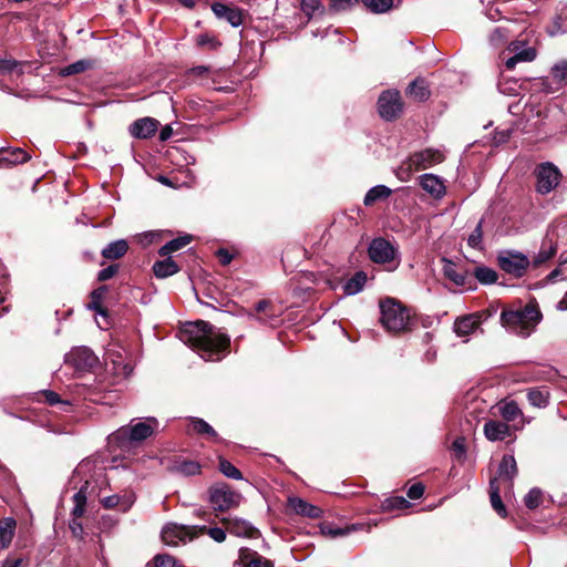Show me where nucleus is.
<instances>
[{"mask_svg": "<svg viewBox=\"0 0 567 567\" xmlns=\"http://www.w3.org/2000/svg\"><path fill=\"white\" fill-rule=\"evenodd\" d=\"M189 427L197 434L218 440L216 431L203 419L192 417L189 421Z\"/></svg>", "mask_w": 567, "mask_h": 567, "instance_id": "nucleus-34", "label": "nucleus"}, {"mask_svg": "<svg viewBox=\"0 0 567 567\" xmlns=\"http://www.w3.org/2000/svg\"><path fill=\"white\" fill-rule=\"evenodd\" d=\"M367 281V275L363 271L355 272L344 285V292L347 295H355L363 289Z\"/></svg>", "mask_w": 567, "mask_h": 567, "instance_id": "nucleus-37", "label": "nucleus"}, {"mask_svg": "<svg viewBox=\"0 0 567 567\" xmlns=\"http://www.w3.org/2000/svg\"><path fill=\"white\" fill-rule=\"evenodd\" d=\"M391 194L392 190L389 187L384 185H378L369 189L364 196L363 203L365 206H370L377 200L388 198Z\"/></svg>", "mask_w": 567, "mask_h": 567, "instance_id": "nucleus-33", "label": "nucleus"}, {"mask_svg": "<svg viewBox=\"0 0 567 567\" xmlns=\"http://www.w3.org/2000/svg\"><path fill=\"white\" fill-rule=\"evenodd\" d=\"M507 38H508V34L505 29L496 28L492 32V34L489 37V41L493 45L498 47V45L503 44L507 40Z\"/></svg>", "mask_w": 567, "mask_h": 567, "instance_id": "nucleus-50", "label": "nucleus"}, {"mask_svg": "<svg viewBox=\"0 0 567 567\" xmlns=\"http://www.w3.org/2000/svg\"><path fill=\"white\" fill-rule=\"evenodd\" d=\"M453 452L455 453V456L457 458H461L465 455V439L464 437H457L452 445Z\"/></svg>", "mask_w": 567, "mask_h": 567, "instance_id": "nucleus-57", "label": "nucleus"}, {"mask_svg": "<svg viewBox=\"0 0 567 567\" xmlns=\"http://www.w3.org/2000/svg\"><path fill=\"white\" fill-rule=\"evenodd\" d=\"M74 506L72 508V518L79 519L83 516L86 506V493L83 488L76 492L73 496Z\"/></svg>", "mask_w": 567, "mask_h": 567, "instance_id": "nucleus-38", "label": "nucleus"}, {"mask_svg": "<svg viewBox=\"0 0 567 567\" xmlns=\"http://www.w3.org/2000/svg\"><path fill=\"white\" fill-rule=\"evenodd\" d=\"M212 10L217 18L226 20L233 27H239L243 23L241 11L237 8L217 2L212 6Z\"/></svg>", "mask_w": 567, "mask_h": 567, "instance_id": "nucleus-20", "label": "nucleus"}, {"mask_svg": "<svg viewBox=\"0 0 567 567\" xmlns=\"http://www.w3.org/2000/svg\"><path fill=\"white\" fill-rule=\"evenodd\" d=\"M237 564H240L241 567H275L270 559L247 547L239 549V560L235 563V566Z\"/></svg>", "mask_w": 567, "mask_h": 567, "instance_id": "nucleus-15", "label": "nucleus"}, {"mask_svg": "<svg viewBox=\"0 0 567 567\" xmlns=\"http://www.w3.org/2000/svg\"><path fill=\"white\" fill-rule=\"evenodd\" d=\"M219 470L226 477H229L233 480H241L243 478L240 471L237 467H235L229 461H227L225 458L219 460Z\"/></svg>", "mask_w": 567, "mask_h": 567, "instance_id": "nucleus-44", "label": "nucleus"}, {"mask_svg": "<svg viewBox=\"0 0 567 567\" xmlns=\"http://www.w3.org/2000/svg\"><path fill=\"white\" fill-rule=\"evenodd\" d=\"M69 360L78 369H90L97 363V357L86 347L73 349L69 354Z\"/></svg>", "mask_w": 567, "mask_h": 567, "instance_id": "nucleus-18", "label": "nucleus"}, {"mask_svg": "<svg viewBox=\"0 0 567 567\" xmlns=\"http://www.w3.org/2000/svg\"><path fill=\"white\" fill-rule=\"evenodd\" d=\"M536 189L539 194H548L555 189L560 181V172L551 163H543L536 169Z\"/></svg>", "mask_w": 567, "mask_h": 567, "instance_id": "nucleus-6", "label": "nucleus"}, {"mask_svg": "<svg viewBox=\"0 0 567 567\" xmlns=\"http://www.w3.org/2000/svg\"><path fill=\"white\" fill-rule=\"evenodd\" d=\"M158 125L157 120L143 117L131 124L130 133L136 138H150L156 133Z\"/></svg>", "mask_w": 567, "mask_h": 567, "instance_id": "nucleus-16", "label": "nucleus"}, {"mask_svg": "<svg viewBox=\"0 0 567 567\" xmlns=\"http://www.w3.org/2000/svg\"><path fill=\"white\" fill-rule=\"evenodd\" d=\"M378 111L382 118L395 120L403 111L400 92L396 90L384 91L378 100Z\"/></svg>", "mask_w": 567, "mask_h": 567, "instance_id": "nucleus-5", "label": "nucleus"}, {"mask_svg": "<svg viewBox=\"0 0 567 567\" xmlns=\"http://www.w3.org/2000/svg\"><path fill=\"white\" fill-rule=\"evenodd\" d=\"M420 185L434 198H441L445 194V185L443 181L434 174H423L420 177Z\"/></svg>", "mask_w": 567, "mask_h": 567, "instance_id": "nucleus-21", "label": "nucleus"}, {"mask_svg": "<svg viewBox=\"0 0 567 567\" xmlns=\"http://www.w3.org/2000/svg\"><path fill=\"white\" fill-rule=\"evenodd\" d=\"M106 291H107L106 286H101V287L94 289L90 296L91 301L87 306L89 309L96 311L99 315L105 316L106 311L102 307V300L104 299Z\"/></svg>", "mask_w": 567, "mask_h": 567, "instance_id": "nucleus-35", "label": "nucleus"}, {"mask_svg": "<svg viewBox=\"0 0 567 567\" xmlns=\"http://www.w3.org/2000/svg\"><path fill=\"white\" fill-rule=\"evenodd\" d=\"M116 503H117L116 496H111V497H106L105 499H103V504L105 507H113L116 505Z\"/></svg>", "mask_w": 567, "mask_h": 567, "instance_id": "nucleus-64", "label": "nucleus"}, {"mask_svg": "<svg viewBox=\"0 0 567 567\" xmlns=\"http://www.w3.org/2000/svg\"><path fill=\"white\" fill-rule=\"evenodd\" d=\"M543 494L538 488H532L528 494L525 496L524 502L526 507L529 509H534L538 507L542 503Z\"/></svg>", "mask_w": 567, "mask_h": 567, "instance_id": "nucleus-45", "label": "nucleus"}, {"mask_svg": "<svg viewBox=\"0 0 567 567\" xmlns=\"http://www.w3.org/2000/svg\"><path fill=\"white\" fill-rule=\"evenodd\" d=\"M179 339L206 361H219L228 352L230 339L206 321L187 322L179 331Z\"/></svg>", "mask_w": 567, "mask_h": 567, "instance_id": "nucleus-1", "label": "nucleus"}, {"mask_svg": "<svg viewBox=\"0 0 567 567\" xmlns=\"http://www.w3.org/2000/svg\"><path fill=\"white\" fill-rule=\"evenodd\" d=\"M410 506V503L402 496L390 497L384 501L383 507L386 509H401Z\"/></svg>", "mask_w": 567, "mask_h": 567, "instance_id": "nucleus-46", "label": "nucleus"}, {"mask_svg": "<svg viewBox=\"0 0 567 567\" xmlns=\"http://www.w3.org/2000/svg\"><path fill=\"white\" fill-rule=\"evenodd\" d=\"M128 250V244L125 239H118L110 243L103 250L102 256L105 259L115 260L123 257Z\"/></svg>", "mask_w": 567, "mask_h": 567, "instance_id": "nucleus-28", "label": "nucleus"}, {"mask_svg": "<svg viewBox=\"0 0 567 567\" xmlns=\"http://www.w3.org/2000/svg\"><path fill=\"white\" fill-rule=\"evenodd\" d=\"M200 532L208 534L217 543H223L226 539V532L220 527L207 528L204 526L200 528Z\"/></svg>", "mask_w": 567, "mask_h": 567, "instance_id": "nucleus-48", "label": "nucleus"}, {"mask_svg": "<svg viewBox=\"0 0 567 567\" xmlns=\"http://www.w3.org/2000/svg\"><path fill=\"white\" fill-rule=\"evenodd\" d=\"M228 533L238 537L256 538L259 536V530L255 528L247 520L236 517H224L221 519Z\"/></svg>", "mask_w": 567, "mask_h": 567, "instance_id": "nucleus-12", "label": "nucleus"}, {"mask_svg": "<svg viewBox=\"0 0 567 567\" xmlns=\"http://www.w3.org/2000/svg\"><path fill=\"white\" fill-rule=\"evenodd\" d=\"M474 277L483 285L495 284L498 279L497 272L486 266H478L474 269Z\"/></svg>", "mask_w": 567, "mask_h": 567, "instance_id": "nucleus-36", "label": "nucleus"}, {"mask_svg": "<svg viewBox=\"0 0 567 567\" xmlns=\"http://www.w3.org/2000/svg\"><path fill=\"white\" fill-rule=\"evenodd\" d=\"M467 245L474 249H483V220H480L467 238Z\"/></svg>", "mask_w": 567, "mask_h": 567, "instance_id": "nucleus-42", "label": "nucleus"}, {"mask_svg": "<svg viewBox=\"0 0 567 567\" xmlns=\"http://www.w3.org/2000/svg\"><path fill=\"white\" fill-rule=\"evenodd\" d=\"M196 43L199 47H208L210 49H217L220 45V43L214 37L209 35L207 33L199 34L196 38Z\"/></svg>", "mask_w": 567, "mask_h": 567, "instance_id": "nucleus-49", "label": "nucleus"}, {"mask_svg": "<svg viewBox=\"0 0 567 567\" xmlns=\"http://www.w3.org/2000/svg\"><path fill=\"white\" fill-rule=\"evenodd\" d=\"M91 65L92 63L89 60H79L63 68L60 73L64 76L79 74L90 69Z\"/></svg>", "mask_w": 567, "mask_h": 567, "instance_id": "nucleus-41", "label": "nucleus"}, {"mask_svg": "<svg viewBox=\"0 0 567 567\" xmlns=\"http://www.w3.org/2000/svg\"><path fill=\"white\" fill-rule=\"evenodd\" d=\"M69 528L75 538L83 539L84 529L82 524L76 518H72L70 520Z\"/></svg>", "mask_w": 567, "mask_h": 567, "instance_id": "nucleus-56", "label": "nucleus"}, {"mask_svg": "<svg viewBox=\"0 0 567 567\" xmlns=\"http://www.w3.org/2000/svg\"><path fill=\"white\" fill-rule=\"evenodd\" d=\"M42 395L44 396L45 402L50 405L63 403L60 395L54 391L45 390L42 392Z\"/></svg>", "mask_w": 567, "mask_h": 567, "instance_id": "nucleus-59", "label": "nucleus"}, {"mask_svg": "<svg viewBox=\"0 0 567 567\" xmlns=\"http://www.w3.org/2000/svg\"><path fill=\"white\" fill-rule=\"evenodd\" d=\"M498 265L505 272L522 277L529 266V260L522 252L505 251L498 256Z\"/></svg>", "mask_w": 567, "mask_h": 567, "instance_id": "nucleus-9", "label": "nucleus"}, {"mask_svg": "<svg viewBox=\"0 0 567 567\" xmlns=\"http://www.w3.org/2000/svg\"><path fill=\"white\" fill-rule=\"evenodd\" d=\"M567 268L558 265L553 271L547 276V280L550 282H556L557 280L564 279L567 276Z\"/></svg>", "mask_w": 567, "mask_h": 567, "instance_id": "nucleus-55", "label": "nucleus"}, {"mask_svg": "<svg viewBox=\"0 0 567 567\" xmlns=\"http://www.w3.org/2000/svg\"><path fill=\"white\" fill-rule=\"evenodd\" d=\"M445 155L442 151L426 148L410 155L406 165L410 171H424L444 161Z\"/></svg>", "mask_w": 567, "mask_h": 567, "instance_id": "nucleus-7", "label": "nucleus"}, {"mask_svg": "<svg viewBox=\"0 0 567 567\" xmlns=\"http://www.w3.org/2000/svg\"><path fill=\"white\" fill-rule=\"evenodd\" d=\"M369 257L373 262L386 264L396 260L395 267L399 265L398 248L384 238H375L369 246Z\"/></svg>", "mask_w": 567, "mask_h": 567, "instance_id": "nucleus-8", "label": "nucleus"}, {"mask_svg": "<svg viewBox=\"0 0 567 567\" xmlns=\"http://www.w3.org/2000/svg\"><path fill=\"white\" fill-rule=\"evenodd\" d=\"M499 414L506 422L514 423L515 429L524 426V414L515 401L504 402L498 408Z\"/></svg>", "mask_w": 567, "mask_h": 567, "instance_id": "nucleus-19", "label": "nucleus"}, {"mask_svg": "<svg viewBox=\"0 0 567 567\" xmlns=\"http://www.w3.org/2000/svg\"><path fill=\"white\" fill-rule=\"evenodd\" d=\"M489 497L492 507L497 512L501 517L506 516V508L501 498L499 485L497 478H493L489 482Z\"/></svg>", "mask_w": 567, "mask_h": 567, "instance_id": "nucleus-31", "label": "nucleus"}, {"mask_svg": "<svg viewBox=\"0 0 567 567\" xmlns=\"http://www.w3.org/2000/svg\"><path fill=\"white\" fill-rule=\"evenodd\" d=\"M322 530L324 534H327L331 537L343 536L349 533V529H342V528H324Z\"/></svg>", "mask_w": 567, "mask_h": 567, "instance_id": "nucleus-61", "label": "nucleus"}, {"mask_svg": "<svg viewBox=\"0 0 567 567\" xmlns=\"http://www.w3.org/2000/svg\"><path fill=\"white\" fill-rule=\"evenodd\" d=\"M528 402L536 408H546L549 402V390L546 386L532 388L527 392Z\"/></svg>", "mask_w": 567, "mask_h": 567, "instance_id": "nucleus-30", "label": "nucleus"}, {"mask_svg": "<svg viewBox=\"0 0 567 567\" xmlns=\"http://www.w3.org/2000/svg\"><path fill=\"white\" fill-rule=\"evenodd\" d=\"M380 321L386 331L400 333L410 331L413 326L411 310L393 298L380 302Z\"/></svg>", "mask_w": 567, "mask_h": 567, "instance_id": "nucleus-2", "label": "nucleus"}, {"mask_svg": "<svg viewBox=\"0 0 567 567\" xmlns=\"http://www.w3.org/2000/svg\"><path fill=\"white\" fill-rule=\"evenodd\" d=\"M374 13H383L393 7V0H361Z\"/></svg>", "mask_w": 567, "mask_h": 567, "instance_id": "nucleus-40", "label": "nucleus"}, {"mask_svg": "<svg viewBox=\"0 0 567 567\" xmlns=\"http://www.w3.org/2000/svg\"><path fill=\"white\" fill-rule=\"evenodd\" d=\"M443 264V275L457 287H465L468 284L470 276L466 270L458 269L457 266L447 258L441 259Z\"/></svg>", "mask_w": 567, "mask_h": 567, "instance_id": "nucleus-17", "label": "nucleus"}, {"mask_svg": "<svg viewBox=\"0 0 567 567\" xmlns=\"http://www.w3.org/2000/svg\"><path fill=\"white\" fill-rule=\"evenodd\" d=\"M406 95L414 101L422 102L429 99L430 90L423 79H415L408 86Z\"/></svg>", "mask_w": 567, "mask_h": 567, "instance_id": "nucleus-26", "label": "nucleus"}, {"mask_svg": "<svg viewBox=\"0 0 567 567\" xmlns=\"http://www.w3.org/2000/svg\"><path fill=\"white\" fill-rule=\"evenodd\" d=\"M158 427V421L155 417H147L145 421L133 420L130 425L118 429L113 435L114 441L118 442H141L152 436Z\"/></svg>", "mask_w": 567, "mask_h": 567, "instance_id": "nucleus-4", "label": "nucleus"}, {"mask_svg": "<svg viewBox=\"0 0 567 567\" xmlns=\"http://www.w3.org/2000/svg\"><path fill=\"white\" fill-rule=\"evenodd\" d=\"M509 425L505 422L489 420L484 424V434L488 441H503L509 435Z\"/></svg>", "mask_w": 567, "mask_h": 567, "instance_id": "nucleus-22", "label": "nucleus"}, {"mask_svg": "<svg viewBox=\"0 0 567 567\" xmlns=\"http://www.w3.org/2000/svg\"><path fill=\"white\" fill-rule=\"evenodd\" d=\"M153 561L154 567H177V560L168 554H157Z\"/></svg>", "mask_w": 567, "mask_h": 567, "instance_id": "nucleus-47", "label": "nucleus"}, {"mask_svg": "<svg viewBox=\"0 0 567 567\" xmlns=\"http://www.w3.org/2000/svg\"><path fill=\"white\" fill-rule=\"evenodd\" d=\"M162 539L168 546H177L192 539L190 528L177 524H168L162 529Z\"/></svg>", "mask_w": 567, "mask_h": 567, "instance_id": "nucleus-13", "label": "nucleus"}, {"mask_svg": "<svg viewBox=\"0 0 567 567\" xmlns=\"http://www.w3.org/2000/svg\"><path fill=\"white\" fill-rule=\"evenodd\" d=\"M192 241V236L185 235L181 236L178 238L172 239L168 243H166L161 249L158 250L159 256L166 257L169 256L172 252H175L185 246H187Z\"/></svg>", "mask_w": 567, "mask_h": 567, "instance_id": "nucleus-32", "label": "nucleus"}, {"mask_svg": "<svg viewBox=\"0 0 567 567\" xmlns=\"http://www.w3.org/2000/svg\"><path fill=\"white\" fill-rule=\"evenodd\" d=\"M553 79L560 85H567V60H561L551 68Z\"/></svg>", "mask_w": 567, "mask_h": 567, "instance_id": "nucleus-39", "label": "nucleus"}, {"mask_svg": "<svg viewBox=\"0 0 567 567\" xmlns=\"http://www.w3.org/2000/svg\"><path fill=\"white\" fill-rule=\"evenodd\" d=\"M508 138H509V132L508 131H502V132L496 133V135H495V140L498 143L506 142Z\"/></svg>", "mask_w": 567, "mask_h": 567, "instance_id": "nucleus-63", "label": "nucleus"}, {"mask_svg": "<svg viewBox=\"0 0 567 567\" xmlns=\"http://www.w3.org/2000/svg\"><path fill=\"white\" fill-rule=\"evenodd\" d=\"M542 313L536 305H526L516 310H504L501 320L508 330L527 337L540 321Z\"/></svg>", "mask_w": 567, "mask_h": 567, "instance_id": "nucleus-3", "label": "nucleus"}, {"mask_svg": "<svg viewBox=\"0 0 567 567\" xmlns=\"http://www.w3.org/2000/svg\"><path fill=\"white\" fill-rule=\"evenodd\" d=\"M179 271V266L171 256H166L163 260H158L153 265V272L157 278H167Z\"/></svg>", "mask_w": 567, "mask_h": 567, "instance_id": "nucleus-24", "label": "nucleus"}, {"mask_svg": "<svg viewBox=\"0 0 567 567\" xmlns=\"http://www.w3.org/2000/svg\"><path fill=\"white\" fill-rule=\"evenodd\" d=\"M174 470L179 474L190 476L199 473L200 465L195 461H181L175 464Z\"/></svg>", "mask_w": 567, "mask_h": 567, "instance_id": "nucleus-43", "label": "nucleus"}, {"mask_svg": "<svg viewBox=\"0 0 567 567\" xmlns=\"http://www.w3.org/2000/svg\"><path fill=\"white\" fill-rule=\"evenodd\" d=\"M29 159L30 156L28 155V153L20 147L0 151V163H4L8 165H17L25 163Z\"/></svg>", "mask_w": 567, "mask_h": 567, "instance_id": "nucleus-27", "label": "nucleus"}, {"mask_svg": "<svg viewBox=\"0 0 567 567\" xmlns=\"http://www.w3.org/2000/svg\"><path fill=\"white\" fill-rule=\"evenodd\" d=\"M508 51L513 53V56L505 61V66L508 70H513L519 62H532L537 55L536 50L532 47H526L522 40L512 41L508 45Z\"/></svg>", "mask_w": 567, "mask_h": 567, "instance_id": "nucleus-11", "label": "nucleus"}, {"mask_svg": "<svg viewBox=\"0 0 567 567\" xmlns=\"http://www.w3.org/2000/svg\"><path fill=\"white\" fill-rule=\"evenodd\" d=\"M423 493H424V486L421 484V483H416V484H413L409 489H408V496L411 498V499H417L420 497L423 496Z\"/></svg>", "mask_w": 567, "mask_h": 567, "instance_id": "nucleus-58", "label": "nucleus"}, {"mask_svg": "<svg viewBox=\"0 0 567 567\" xmlns=\"http://www.w3.org/2000/svg\"><path fill=\"white\" fill-rule=\"evenodd\" d=\"M210 502L215 509L225 512L239 504V494L226 485L216 486L210 491Z\"/></svg>", "mask_w": 567, "mask_h": 567, "instance_id": "nucleus-10", "label": "nucleus"}, {"mask_svg": "<svg viewBox=\"0 0 567 567\" xmlns=\"http://www.w3.org/2000/svg\"><path fill=\"white\" fill-rule=\"evenodd\" d=\"M19 64L12 59H0V74H9L18 69Z\"/></svg>", "mask_w": 567, "mask_h": 567, "instance_id": "nucleus-51", "label": "nucleus"}, {"mask_svg": "<svg viewBox=\"0 0 567 567\" xmlns=\"http://www.w3.org/2000/svg\"><path fill=\"white\" fill-rule=\"evenodd\" d=\"M118 271V267L116 265H110L106 268H103L97 274V279L100 281H105L111 279Z\"/></svg>", "mask_w": 567, "mask_h": 567, "instance_id": "nucleus-54", "label": "nucleus"}, {"mask_svg": "<svg viewBox=\"0 0 567 567\" xmlns=\"http://www.w3.org/2000/svg\"><path fill=\"white\" fill-rule=\"evenodd\" d=\"M217 255L219 257L221 265H225V266L230 264V261L233 259V256L226 249H219Z\"/></svg>", "mask_w": 567, "mask_h": 567, "instance_id": "nucleus-62", "label": "nucleus"}, {"mask_svg": "<svg viewBox=\"0 0 567 567\" xmlns=\"http://www.w3.org/2000/svg\"><path fill=\"white\" fill-rule=\"evenodd\" d=\"M21 563V558L8 557L1 563L0 567H20Z\"/></svg>", "mask_w": 567, "mask_h": 567, "instance_id": "nucleus-60", "label": "nucleus"}, {"mask_svg": "<svg viewBox=\"0 0 567 567\" xmlns=\"http://www.w3.org/2000/svg\"><path fill=\"white\" fill-rule=\"evenodd\" d=\"M483 315L480 312L471 313L458 318L454 322V331L458 337H467L474 333L482 322Z\"/></svg>", "mask_w": 567, "mask_h": 567, "instance_id": "nucleus-14", "label": "nucleus"}, {"mask_svg": "<svg viewBox=\"0 0 567 567\" xmlns=\"http://www.w3.org/2000/svg\"><path fill=\"white\" fill-rule=\"evenodd\" d=\"M17 522L12 517H6L0 520V543L2 548H7L14 536Z\"/></svg>", "mask_w": 567, "mask_h": 567, "instance_id": "nucleus-29", "label": "nucleus"}, {"mask_svg": "<svg viewBox=\"0 0 567 567\" xmlns=\"http://www.w3.org/2000/svg\"><path fill=\"white\" fill-rule=\"evenodd\" d=\"M555 254H556V249L551 246L548 249L542 248L539 250V252L537 254V256L535 257L534 264L540 265V264L547 261L548 259H550Z\"/></svg>", "mask_w": 567, "mask_h": 567, "instance_id": "nucleus-52", "label": "nucleus"}, {"mask_svg": "<svg viewBox=\"0 0 567 567\" xmlns=\"http://www.w3.org/2000/svg\"><path fill=\"white\" fill-rule=\"evenodd\" d=\"M358 2L359 0H331V9L334 11H344Z\"/></svg>", "mask_w": 567, "mask_h": 567, "instance_id": "nucleus-53", "label": "nucleus"}, {"mask_svg": "<svg viewBox=\"0 0 567 567\" xmlns=\"http://www.w3.org/2000/svg\"><path fill=\"white\" fill-rule=\"evenodd\" d=\"M289 507L298 515L309 518H318L321 515V509L299 497H290L288 499Z\"/></svg>", "mask_w": 567, "mask_h": 567, "instance_id": "nucleus-23", "label": "nucleus"}, {"mask_svg": "<svg viewBox=\"0 0 567 567\" xmlns=\"http://www.w3.org/2000/svg\"><path fill=\"white\" fill-rule=\"evenodd\" d=\"M517 474V465L513 455H504L498 467V480L512 482Z\"/></svg>", "mask_w": 567, "mask_h": 567, "instance_id": "nucleus-25", "label": "nucleus"}]
</instances>
